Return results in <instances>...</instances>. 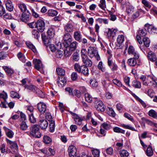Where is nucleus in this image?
Masks as SVG:
<instances>
[{"label":"nucleus","mask_w":157,"mask_h":157,"mask_svg":"<svg viewBox=\"0 0 157 157\" xmlns=\"http://www.w3.org/2000/svg\"><path fill=\"white\" fill-rule=\"evenodd\" d=\"M74 68L78 72L81 73L85 75H87L89 73L88 68L85 65L80 66L78 63H75L74 65Z\"/></svg>","instance_id":"nucleus-1"},{"label":"nucleus","mask_w":157,"mask_h":157,"mask_svg":"<svg viewBox=\"0 0 157 157\" xmlns=\"http://www.w3.org/2000/svg\"><path fill=\"white\" fill-rule=\"evenodd\" d=\"M39 130L40 128L38 125H33L30 128V134L34 137L39 138L41 136Z\"/></svg>","instance_id":"nucleus-2"},{"label":"nucleus","mask_w":157,"mask_h":157,"mask_svg":"<svg viewBox=\"0 0 157 157\" xmlns=\"http://www.w3.org/2000/svg\"><path fill=\"white\" fill-rule=\"evenodd\" d=\"M147 33V31L146 29H139L136 34V39L138 42L140 44H142L141 40V36H145Z\"/></svg>","instance_id":"nucleus-3"},{"label":"nucleus","mask_w":157,"mask_h":157,"mask_svg":"<svg viewBox=\"0 0 157 157\" xmlns=\"http://www.w3.org/2000/svg\"><path fill=\"white\" fill-rule=\"evenodd\" d=\"M45 23L43 18L37 20L36 22V28L40 32H43L45 29Z\"/></svg>","instance_id":"nucleus-4"},{"label":"nucleus","mask_w":157,"mask_h":157,"mask_svg":"<svg viewBox=\"0 0 157 157\" xmlns=\"http://www.w3.org/2000/svg\"><path fill=\"white\" fill-rule=\"evenodd\" d=\"M94 105L95 108L98 111L103 112L105 110V107L103 102L99 99H95Z\"/></svg>","instance_id":"nucleus-5"},{"label":"nucleus","mask_w":157,"mask_h":157,"mask_svg":"<svg viewBox=\"0 0 157 157\" xmlns=\"http://www.w3.org/2000/svg\"><path fill=\"white\" fill-rule=\"evenodd\" d=\"M107 63L112 71L114 72L117 70L118 68L117 65L115 62H113L110 58H108Z\"/></svg>","instance_id":"nucleus-6"},{"label":"nucleus","mask_w":157,"mask_h":157,"mask_svg":"<svg viewBox=\"0 0 157 157\" xmlns=\"http://www.w3.org/2000/svg\"><path fill=\"white\" fill-rule=\"evenodd\" d=\"M147 57L148 60L151 62H155V64L157 65V56L153 52L150 51L147 53Z\"/></svg>","instance_id":"nucleus-7"},{"label":"nucleus","mask_w":157,"mask_h":157,"mask_svg":"<svg viewBox=\"0 0 157 157\" xmlns=\"http://www.w3.org/2000/svg\"><path fill=\"white\" fill-rule=\"evenodd\" d=\"M33 63L34 64L35 68L37 70L40 71L44 68L40 60L37 59H34Z\"/></svg>","instance_id":"nucleus-8"},{"label":"nucleus","mask_w":157,"mask_h":157,"mask_svg":"<svg viewBox=\"0 0 157 157\" xmlns=\"http://www.w3.org/2000/svg\"><path fill=\"white\" fill-rule=\"evenodd\" d=\"M37 108L41 114L44 113L47 109L46 104L40 102L37 104Z\"/></svg>","instance_id":"nucleus-9"},{"label":"nucleus","mask_w":157,"mask_h":157,"mask_svg":"<svg viewBox=\"0 0 157 157\" xmlns=\"http://www.w3.org/2000/svg\"><path fill=\"white\" fill-rule=\"evenodd\" d=\"M70 113L73 116V118L75 121V123L78 125H81L82 123V121L83 120V119L76 113L72 112H70Z\"/></svg>","instance_id":"nucleus-10"},{"label":"nucleus","mask_w":157,"mask_h":157,"mask_svg":"<svg viewBox=\"0 0 157 157\" xmlns=\"http://www.w3.org/2000/svg\"><path fill=\"white\" fill-rule=\"evenodd\" d=\"M76 147L73 145L70 146L68 148V151L70 157H77L76 155Z\"/></svg>","instance_id":"nucleus-11"},{"label":"nucleus","mask_w":157,"mask_h":157,"mask_svg":"<svg viewBox=\"0 0 157 157\" xmlns=\"http://www.w3.org/2000/svg\"><path fill=\"white\" fill-rule=\"evenodd\" d=\"M64 31L69 33L73 32L74 31V27L72 24L68 23L64 26Z\"/></svg>","instance_id":"nucleus-12"},{"label":"nucleus","mask_w":157,"mask_h":157,"mask_svg":"<svg viewBox=\"0 0 157 157\" xmlns=\"http://www.w3.org/2000/svg\"><path fill=\"white\" fill-rule=\"evenodd\" d=\"M30 13L28 10L26 12H23L22 15L21 20L23 22H26L29 21Z\"/></svg>","instance_id":"nucleus-13"},{"label":"nucleus","mask_w":157,"mask_h":157,"mask_svg":"<svg viewBox=\"0 0 157 157\" xmlns=\"http://www.w3.org/2000/svg\"><path fill=\"white\" fill-rule=\"evenodd\" d=\"M72 37L71 35L69 33H66L63 36V39L66 44L68 45H69L70 43L72 41Z\"/></svg>","instance_id":"nucleus-14"},{"label":"nucleus","mask_w":157,"mask_h":157,"mask_svg":"<svg viewBox=\"0 0 157 157\" xmlns=\"http://www.w3.org/2000/svg\"><path fill=\"white\" fill-rule=\"evenodd\" d=\"M73 37L75 40L79 42L82 41V35L80 31H75L74 33Z\"/></svg>","instance_id":"nucleus-15"},{"label":"nucleus","mask_w":157,"mask_h":157,"mask_svg":"<svg viewBox=\"0 0 157 157\" xmlns=\"http://www.w3.org/2000/svg\"><path fill=\"white\" fill-rule=\"evenodd\" d=\"M117 29H114L112 30L110 29H108V30L106 32L107 36L109 38L112 37L113 38L116 35V33Z\"/></svg>","instance_id":"nucleus-16"},{"label":"nucleus","mask_w":157,"mask_h":157,"mask_svg":"<svg viewBox=\"0 0 157 157\" xmlns=\"http://www.w3.org/2000/svg\"><path fill=\"white\" fill-rule=\"evenodd\" d=\"M97 52V51L92 47H89L88 49V56L91 58L93 57Z\"/></svg>","instance_id":"nucleus-17"},{"label":"nucleus","mask_w":157,"mask_h":157,"mask_svg":"<svg viewBox=\"0 0 157 157\" xmlns=\"http://www.w3.org/2000/svg\"><path fill=\"white\" fill-rule=\"evenodd\" d=\"M39 124L42 129H45L48 127V123L47 120L45 119H41L39 121Z\"/></svg>","instance_id":"nucleus-18"},{"label":"nucleus","mask_w":157,"mask_h":157,"mask_svg":"<svg viewBox=\"0 0 157 157\" xmlns=\"http://www.w3.org/2000/svg\"><path fill=\"white\" fill-rule=\"evenodd\" d=\"M7 143L10 145V147L11 149L17 150L18 149V147L17 143L15 142L12 141L7 138L6 139Z\"/></svg>","instance_id":"nucleus-19"},{"label":"nucleus","mask_w":157,"mask_h":157,"mask_svg":"<svg viewBox=\"0 0 157 157\" xmlns=\"http://www.w3.org/2000/svg\"><path fill=\"white\" fill-rule=\"evenodd\" d=\"M6 7L7 10L11 12L13 10V6L12 2L10 0H7L5 2Z\"/></svg>","instance_id":"nucleus-20"},{"label":"nucleus","mask_w":157,"mask_h":157,"mask_svg":"<svg viewBox=\"0 0 157 157\" xmlns=\"http://www.w3.org/2000/svg\"><path fill=\"white\" fill-rule=\"evenodd\" d=\"M82 59V62L87 67H91L92 65V62L88 58V57H85Z\"/></svg>","instance_id":"nucleus-21"},{"label":"nucleus","mask_w":157,"mask_h":157,"mask_svg":"<svg viewBox=\"0 0 157 157\" xmlns=\"http://www.w3.org/2000/svg\"><path fill=\"white\" fill-rule=\"evenodd\" d=\"M141 2L144 5L143 6L145 8V10L148 11L151 7V3L147 0H142Z\"/></svg>","instance_id":"nucleus-22"},{"label":"nucleus","mask_w":157,"mask_h":157,"mask_svg":"<svg viewBox=\"0 0 157 157\" xmlns=\"http://www.w3.org/2000/svg\"><path fill=\"white\" fill-rule=\"evenodd\" d=\"M2 67L9 75L11 76L14 73V70L10 67L6 66H3Z\"/></svg>","instance_id":"nucleus-23"},{"label":"nucleus","mask_w":157,"mask_h":157,"mask_svg":"<svg viewBox=\"0 0 157 157\" xmlns=\"http://www.w3.org/2000/svg\"><path fill=\"white\" fill-rule=\"evenodd\" d=\"M144 27H147L148 28V31L151 33H155L157 32V29L155 26L149 25L148 24H146L145 25Z\"/></svg>","instance_id":"nucleus-24"},{"label":"nucleus","mask_w":157,"mask_h":157,"mask_svg":"<svg viewBox=\"0 0 157 157\" xmlns=\"http://www.w3.org/2000/svg\"><path fill=\"white\" fill-rule=\"evenodd\" d=\"M41 37L43 41L44 42L46 46H48L49 43L50 42L51 40L50 39H48L46 37L44 34L42 33L41 34Z\"/></svg>","instance_id":"nucleus-25"},{"label":"nucleus","mask_w":157,"mask_h":157,"mask_svg":"<svg viewBox=\"0 0 157 157\" xmlns=\"http://www.w3.org/2000/svg\"><path fill=\"white\" fill-rule=\"evenodd\" d=\"M3 129L5 130L6 134L8 137L12 138L13 137L14 133L12 130L6 127H4Z\"/></svg>","instance_id":"nucleus-26"},{"label":"nucleus","mask_w":157,"mask_h":157,"mask_svg":"<svg viewBox=\"0 0 157 157\" xmlns=\"http://www.w3.org/2000/svg\"><path fill=\"white\" fill-rule=\"evenodd\" d=\"M48 36L50 39L53 37L55 35V30L54 29L52 28H49L47 32Z\"/></svg>","instance_id":"nucleus-27"},{"label":"nucleus","mask_w":157,"mask_h":157,"mask_svg":"<svg viewBox=\"0 0 157 157\" xmlns=\"http://www.w3.org/2000/svg\"><path fill=\"white\" fill-rule=\"evenodd\" d=\"M25 88L27 89L28 90H30L33 92H36L38 88L36 87V86L33 85H26L24 86Z\"/></svg>","instance_id":"nucleus-28"},{"label":"nucleus","mask_w":157,"mask_h":157,"mask_svg":"<svg viewBox=\"0 0 157 157\" xmlns=\"http://www.w3.org/2000/svg\"><path fill=\"white\" fill-rule=\"evenodd\" d=\"M127 63L129 66L134 67L136 64L137 62L134 58H131L128 59Z\"/></svg>","instance_id":"nucleus-29"},{"label":"nucleus","mask_w":157,"mask_h":157,"mask_svg":"<svg viewBox=\"0 0 157 157\" xmlns=\"http://www.w3.org/2000/svg\"><path fill=\"white\" fill-rule=\"evenodd\" d=\"M135 98L136 100L138 101L145 108L147 105L146 103L143 101L141 99H140L139 97L137 96L134 93H132L131 94Z\"/></svg>","instance_id":"nucleus-30"},{"label":"nucleus","mask_w":157,"mask_h":157,"mask_svg":"<svg viewBox=\"0 0 157 157\" xmlns=\"http://www.w3.org/2000/svg\"><path fill=\"white\" fill-rule=\"evenodd\" d=\"M47 13L48 16L54 17L56 16L58 13V12L54 10L50 9L48 10Z\"/></svg>","instance_id":"nucleus-31"},{"label":"nucleus","mask_w":157,"mask_h":157,"mask_svg":"<svg viewBox=\"0 0 157 157\" xmlns=\"http://www.w3.org/2000/svg\"><path fill=\"white\" fill-rule=\"evenodd\" d=\"M78 43L76 41H74L72 42H71L69 45H67V46L73 51L76 48L77 46Z\"/></svg>","instance_id":"nucleus-32"},{"label":"nucleus","mask_w":157,"mask_h":157,"mask_svg":"<svg viewBox=\"0 0 157 157\" xmlns=\"http://www.w3.org/2000/svg\"><path fill=\"white\" fill-rule=\"evenodd\" d=\"M18 6L20 9L23 13L27 11L26 6L25 4L23 3H19Z\"/></svg>","instance_id":"nucleus-33"},{"label":"nucleus","mask_w":157,"mask_h":157,"mask_svg":"<svg viewBox=\"0 0 157 157\" xmlns=\"http://www.w3.org/2000/svg\"><path fill=\"white\" fill-rule=\"evenodd\" d=\"M143 41L145 47H149L150 41L148 37L146 36L144 37L143 38Z\"/></svg>","instance_id":"nucleus-34"},{"label":"nucleus","mask_w":157,"mask_h":157,"mask_svg":"<svg viewBox=\"0 0 157 157\" xmlns=\"http://www.w3.org/2000/svg\"><path fill=\"white\" fill-rule=\"evenodd\" d=\"M0 150L2 153H8L10 152V151H8L6 148V144H2L0 146Z\"/></svg>","instance_id":"nucleus-35"},{"label":"nucleus","mask_w":157,"mask_h":157,"mask_svg":"<svg viewBox=\"0 0 157 157\" xmlns=\"http://www.w3.org/2000/svg\"><path fill=\"white\" fill-rule=\"evenodd\" d=\"M8 98V95L7 93L5 92L4 90L2 91V93H0V100L2 101L1 99H2L5 101H6V100Z\"/></svg>","instance_id":"nucleus-36"},{"label":"nucleus","mask_w":157,"mask_h":157,"mask_svg":"<svg viewBox=\"0 0 157 157\" xmlns=\"http://www.w3.org/2000/svg\"><path fill=\"white\" fill-rule=\"evenodd\" d=\"M73 51L69 48L67 46L66 48V49L64 50V54L65 56L68 57L70 56L72 53Z\"/></svg>","instance_id":"nucleus-37"},{"label":"nucleus","mask_w":157,"mask_h":157,"mask_svg":"<svg viewBox=\"0 0 157 157\" xmlns=\"http://www.w3.org/2000/svg\"><path fill=\"white\" fill-rule=\"evenodd\" d=\"M57 74L59 75H64L65 74L64 70L60 67H58L56 69Z\"/></svg>","instance_id":"nucleus-38"},{"label":"nucleus","mask_w":157,"mask_h":157,"mask_svg":"<svg viewBox=\"0 0 157 157\" xmlns=\"http://www.w3.org/2000/svg\"><path fill=\"white\" fill-rule=\"evenodd\" d=\"M124 38L123 35H119L117 39V42L119 44H121L124 41Z\"/></svg>","instance_id":"nucleus-39"},{"label":"nucleus","mask_w":157,"mask_h":157,"mask_svg":"<svg viewBox=\"0 0 157 157\" xmlns=\"http://www.w3.org/2000/svg\"><path fill=\"white\" fill-rule=\"evenodd\" d=\"M26 44L28 47L31 49L34 53H36V48L31 43L26 42Z\"/></svg>","instance_id":"nucleus-40"},{"label":"nucleus","mask_w":157,"mask_h":157,"mask_svg":"<svg viewBox=\"0 0 157 157\" xmlns=\"http://www.w3.org/2000/svg\"><path fill=\"white\" fill-rule=\"evenodd\" d=\"M10 96L13 98H17L18 99L20 98V97L19 94L17 92L12 91L10 92Z\"/></svg>","instance_id":"nucleus-41"},{"label":"nucleus","mask_w":157,"mask_h":157,"mask_svg":"<svg viewBox=\"0 0 157 157\" xmlns=\"http://www.w3.org/2000/svg\"><path fill=\"white\" fill-rule=\"evenodd\" d=\"M97 67L98 69L102 72H104L105 71V67L104 66L103 63L101 61L99 62Z\"/></svg>","instance_id":"nucleus-42"},{"label":"nucleus","mask_w":157,"mask_h":157,"mask_svg":"<svg viewBox=\"0 0 157 157\" xmlns=\"http://www.w3.org/2000/svg\"><path fill=\"white\" fill-rule=\"evenodd\" d=\"M85 100L87 102L91 103L92 101L91 96L89 93H86L85 95Z\"/></svg>","instance_id":"nucleus-43"},{"label":"nucleus","mask_w":157,"mask_h":157,"mask_svg":"<svg viewBox=\"0 0 157 157\" xmlns=\"http://www.w3.org/2000/svg\"><path fill=\"white\" fill-rule=\"evenodd\" d=\"M20 128L23 130L25 131L27 130L28 128V126L25 121H22L20 124Z\"/></svg>","instance_id":"nucleus-44"},{"label":"nucleus","mask_w":157,"mask_h":157,"mask_svg":"<svg viewBox=\"0 0 157 157\" xmlns=\"http://www.w3.org/2000/svg\"><path fill=\"white\" fill-rule=\"evenodd\" d=\"M72 59L75 61H78L79 59V54L77 52L74 53L72 56Z\"/></svg>","instance_id":"nucleus-45"},{"label":"nucleus","mask_w":157,"mask_h":157,"mask_svg":"<svg viewBox=\"0 0 157 157\" xmlns=\"http://www.w3.org/2000/svg\"><path fill=\"white\" fill-rule=\"evenodd\" d=\"M148 115L154 118L157 117V113L156 111L153 109L150 110L148 112Z\"/></svg>","instance_id":"nucleus-46"},{"label":"nucleus","mask_w":157,"mask_h":157,"mask_svg":"<svg viewBox=\"0 0 157 157\" xmlns=\"http://www.w3.org/2000/svg\"><path fill=\"white\" fill-rule=\"evenodd\" d=\"M132 86L133 87L137 88H140L141 87L140 82L139 81L134 80L132 82Z\"/></svg>","instance_id":"nucleus-47"},{"label":"nucleus","mask_w":157,"mask_h":157,"mask_svg":"<svg viewBox=\"0 0 157 157\" xmlns=\"http://www.w3.org/2000/svg\"><path fill=\"white\" fill-rule=\"evenodd\" d=\"M113 130L114 132L117 133L124 134L125 132V131L124 130L117 127H114L113 128Z\"/></svg>","instance_id":"nucleus-48"},{"label":"nucleus","mask_w":157,"mask_h":157,"mask_svg":"<svg viewBox=\"0 0 157 157\" xmlns=\"http://www.w3.org/2000/svg\"><path fill=\"white\" fill-rule=\"evenodd\" d=\"M29 120L31 123H34L36 122V119L34 117L33 113L29 114Z\"/></svg>","instance_id":"nucleus-49"},{"label":"nucleus","mask_w":157,"mask_h":157,"mask_svg":"<svg viewBox=\"0 0 157 157\" xmlns=\"http://www.w3.org/2000/svg\"><path fill=\"white\" fill-rule=\"evenodd\" d=\"M146 152L147 155L148 156H151L153 155V152L150 146H149L147 147Z\"/></svg>","instance_id":"nucleus-50"},{"label":"nucleus","mask_w":157,"mask_h":157,"mask_svg":"<svg viewBox=\"0 0 157 157\" xmlns=\"http://www.w3.org/2000/svg\"><path fill=\"white\" fill-rule=\"evenodd\" d=\"M32 34L33 37L36 39H38L39 37H40V33L36 30H33L32 31Z\"/></svg>","instance_id":"nucleus-51"},{"label":"nucleus","mask_w":157,"mask_h":157,"mask_svg":"<svg viewBox=\"0 0 157 157\" xmlns=\"http://www.w3.org/2000/svg\"><path fill=\"white\" fill-rule=\"evenodd\" d=\"M66 80L64 77H61L58 78L57 82L59 84L60 83L61 85H64L66 83Z\"/></svg>","instance_id":"nucleus-52"},{"label":"nucleus","mask_w":157,"mask_h":157,"mask_svg":"<svg viewBox=\"0 0 157 157\" xmlns=\"http://www.w3.org/2000/svg\"><path fill=\"white\" fill-rule=\"evenodd\" d=\"M36 93L40 97L44 98L45 97V94L39 88L38 89L36 92Z\"/></svg>","instance_id":"nucleus-53"},{"label":"nucleus","mask_w":157,"mask_h":157,"mask_svg":"<svg viewBox=\"0 0 157 157\" xmlns=\"http://www.w3.org/2000/svg\"><path fill=\"white\" fill-rule=\"evenodd\" d=\"M43 141L46 144H49L52 141V139L48 136H44L43 138Z\"/></svg>","instance_id":"nucleus-54"},{"label":"nucleus","mask_w":157,"mask_h":157,"mask_svg":"<svg viewBox=\"0 0 157 157\" xmlns=\"http://www.w3.org/2000/svg\"><path fill=\"white\" fill-rule=\"evenodd\" d=\"M141 119L144 122L151 126H153V125H154V123L153 122L148 119H146L144 117H142Z\"/></svg>","instance_id":"nucleus-55"},{"label":"nucleus","mask_w":157,"mask_h":157,"mask_svg":"<svg viewBox=\"0 0 157 157\" xmlns=\"http://www.w3.org/2000/svg\"><path fill=\"white\" fill-rule=\"evenodd\" d=\"M90 83L93 88H95L98 86V82L95 79L91 80L90 81Z\"/></svg>","instance_id":"nucleus-56"},{"label":"nucleus","mask_w":157,"mask_h":157,"mask_svg":"<svg viewBox=\"0 0 157 157\" xmlns=\"http://www.w3.org/2000/svg\"><path fill=\"white\" fill-rule=\"evenodd\" d=\"M120 126L126 129H129L134 131H136L134 128L128 125H125L124 124H121Z\"/></svg>","instance_id":"nucleus-57"},{"label":"nucleus","mask_w":157,"mask_h":157,"mask_svg":"<svg viewBox=\"0 0 157 157\" xmlns=\"http://www.w3.org/2000/svg\"><path fill=\"white\" fill-rule=\"evenodd\" d=\"M86 49L82 48L81 52V54L82 59L88 57L86 53Z\"/></svg>","instance_id":"nucleus-58"},{"label":"nucleus","mask_w":157,"mask_h":157,"mask_svg":"<svg viewBox=\"0 0 157 157\" xmlns=\"http://www.w3.org/2000/svg\"><path fill=\"white\" fill-rule=\"evenodd\" d=\"M50 124H49V127L50 130L51 132H53L55 128V122L53 121H50Z\"/></svg>","instance_id":"nucleus-59"},{"label":"nucleus","mask_w":157,"mask_h":157,"mask_svg":"<svg viewBox=\"0 0 157 157\" xmlns=\"http://www.w3.org/2000/svg\"><path fill=\"white\" fill-rule=\"evenodd\" d=\"M92 154L94 157H99L100 151L97 149H94L92 151Z\"/></svg>","instance_id":"nucleus-60"},{"label":"nucleus","mask_w":157,"mask_h":157,"mask_svg":"<svg viewBox=\"0 0 157 157\" xmlns=\"http://www.w3.org/2000/svg\"><path fill=\"white\" fill-rule=\"evenodd\" d=\"M97 21L100 23H104L105 24H108V20L106 19L98 18Z\"/></svg>","instance_id":"nucleus-61"},{"label":"nucleus","mask_w":157,"mask_h":157,"mask_svg":"<svg viewBox=\"0 0 157 157\" xmlns=\"http://www.w3.org/2000/svg\"><path fill=\"white\" fill-rule=\"evenodd\" d=\"M120 154L122 157H128L129 155L128 152L125 150H122L121 151Z\"/></svg>","instance_id":"nucleus-62"},{"label":"nucleus","mask_w":157,"mask_h":157,"mask_svg":"<svg viewBox=\"0 0 157 157\" xmlns=\"http://www.w3.org/2000/svg\"><path fill=\"white\" fill-rule=\"evenodd\" d=\"M124 116L129 120L133 122L134 121V119L132 116L130 115L129 114L125 113L124 114Z\"/></svg>","instance_id":"nucleus-63"},{"label":"nucleus","mask_w":157,"mask_h":157,"mask_svg":"<svg viewBox=\"0 0 157 157\" xmlns=\"http://www.w3.org/2000/svg\"><path fill=\"white\" fill-rule=\"evenodd\" d=\"M63 51L58 50L56 53V56L57 58H60L63 56Z\"/></svg>","instance_id":"nucleus-64"}]
</instances>
